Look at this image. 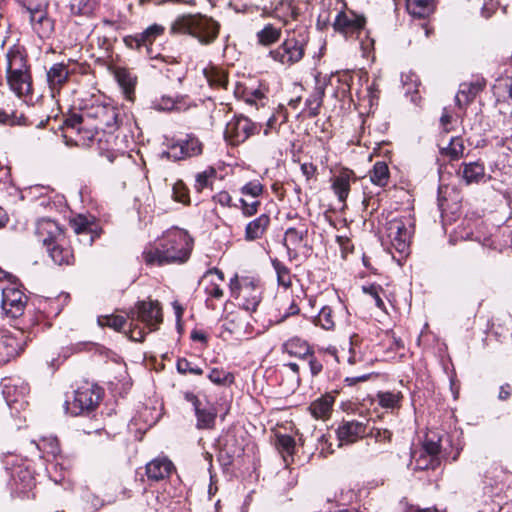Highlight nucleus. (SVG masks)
I'll use <instances>...</instances> for the list:
<instances>
[{
	"label": "nucleus",
	"instance_id": "f257e3e1",
	"mask_svg": "<svg viewBox=\"0 0 512 512\" xmlns=\"http://www.w3.org/2000/svg\"><path fill=\"white\" fill-rule=\"evenodd\" d=\"M193 249V239L179 228L167 230L154 243L147 245L142 258L148 266H164L186 262Z\"/></svg>",
	"mask_w": 512,
	"mask_h": 512
},
{
	"label": "nucleus",
	"instance_id": "f03ea898",
	"mask_svg": "<svg viewBox=\"0 0 512 512\" xmlns=\"http://www.w3.org/2000/svg\"><path fill=\"white\" fill-rule=\"evenodd\" d=\"M220 24L202 13H183L175 17L169 27L173 36L186 35L196 39L201 45H210L218 37Z\"/></svg>",
	"mask_w": 512,
	"mask_h": 512
},
{
	"label": "nucleus",
	"instance_id": "7ed1b4c3",
	"mask_svg": "<svg viewBox=\"0 0 512 512\" xmlns=\"http://www.w3.org/2000/svg\"><path fill=\"white\" fill-rule=\"evenodd\" d=\"M111 107L112 104L94 103L80 114L69 116L64 122V137L75 133L79 136V139L75 140L76 145L90 146L94 144L93 125H100Z\"/></svg>",
	"mask_w": 512,
	"mask_h": 512
},
{
	"label": "nucleus",
	"instance_id": "20e7f679",
	"mask_svg": "<svg viewBox=\"0 0 512 512\" xmlns=\"http://www.w3.org/2000/svg\"><path fill=\"white\" fill-rule=\"evenodd\" d=\"M129 338L141 342L145 338V328L149 332L158 329L162 322V310L158 301H141L128 313Z\"/></svg>",
	"mask_w": 512,
	"mask_h": 512
},
{
	"label": "nucleus",
	"instance_id": "39448f33",
	"mask_svg": "<svg viewBox=\"0 0 512 512\" xmlns=\"http://www.w3.org/2000/svg\"><path fill=\"white\" fill-rule=\"evenodd\" d=\"M231 297L239 301L246 311L254 312L262 300L263 289L258 280L249 277L239 278L235 275L230 279Z\"/></svg>",
	"mask_w": 512,
	"mask_h": 512
},
{
	"label": "nucleus",
	"instance_id": "423d86ee",
	"mask_svg": "<svg viewBox=\"0 0 512 512\" xmlns=\"http://www.w3.org/2000/svg\"><path fill=\"white\" fill-rule=\"evenodd\" d=\"M102 389L95 385L85 383L74 392L72 401L67 400V410L73 415H79L93 410L100 402Z\"/></svg>",
	"mask_w": 512,
	"mask_h": 512
},
{
	"label": "nucleus",
	"instance_id": "0eeeda50",
	"mask_svg": "<svg viewBox=\"0 0 512 512\" xmlns=\"http://www.w3.org/2000/svg\"><path fill=\"white\" fill-rule=\"evenodd\" d=\"M386 234L391 246L401 255L408 254L412 223L406 218H394L386 223Z\"/></svg>",
	"mask_w": 512,
	"mask_h": 512
},
{
	"label": "nucleus",
	"instance_id": "6e6552de",
	"mask_svg": "<svg viewBox=\"0 0 512 512\" xmlns=\"http://www.w3.org/2000/svg\"><path fill=\"white\" fill-rule=\"evenodd\" d=\"M304 42L295 37L288 36L277 48L269 51V56L284 66L298 63L304 56Z\"/></svg>",
	"mask_w": 512,
	"mask_h": 512
},
{
	"label": "nucleus",
	"instance_id": "1a4fd4ad",
	"mask_svg": "<svg viewBox=\"0 0 512 512\" xmlns=\"http://www.w3.org/2000/svg\"><path fill=\"white\" fill-rule=\"evenodd\" d=\"M28 384L20 378L8 379L3 383L2 394L11 411L19 412L28 405Z\"/></svg>",
	"mask_w": 512,
	"mask_h": 512
},
{
	"label": "nucleus",
	"instance_id": "9d476101",
	"mask_svg": "<svg viewBox=\"0 0 512 512\" xmlns=\"http://www.w3.org/2000/svg\"><path fill=\"white\" fill-rule=\"evenodd\" d=\"M365 24L366 18L363 15L357 14L353 10L346 9L336 15L333 28L345 38H354L359 37L364 30Z\"/></svg>",
	"mask_w": 512,
	"mask_h": 512
},
{
	"label": "nucleus",
	"instance_id": "9b49d317",
	"mask_svg": "<svg viewBox=\"0 0 512 512\" xmlns=\"http://www.w3.org/2000/svg\"><path fill=\"white\" fill-rule=\"evenodd\" d=\"M257 131L258 125L256 123L243 115H239L226 124L224 136L230 144L239 145Z\"/></svg>",
	"mask_w": 512,
	"mask_h": 512
},
{
	"label": "nucleus",
	"instance_id": "f8f14e48",
	"mask_svg": "<svg viewBox=\"0 0 512 512\" xmlns=\"http://www.w3.org/2000/svg\"><path fill=\"white\" fill-rule=\"evenodd\" d=\"M27 304V296L14 286L1 291V307L6 316L17 319L22 316Z\"/></svg>",
	"mask_w": 512,
	"mask_h": 512
},
{
	"label": "nucleus",
	"instance_id": "ddd939ff",
	"mask_svg": "<svg viewBox=\"0 0 512 512\" xmlns=\"http://www.w3.org/2000/svg\"><path fill=\"white\" fill-rule=\"evenodd\" d=\"M223 282L224 273L215 267L207 270L201 277L199 285L204 289L208 307H213L211 301L220 300L223 297L224 292L221 287Z\"/></svg>",
	"mask_w": 512,
	"mask_h": 512
},
{
	"label": "nucleus",
	"instance_id": "4468645a",
	"mask_svg": "<svg viewBox=\"0 0 512 512\" xmlns=\"http://www.w3.org/2000/svg\"><path fill=\"white\" fill-rule=\"evenodd\" d=\"M124 119L128 121L129 116L118 107L112 105L101 124L93 125L95 139L99 137L107 138L110 133L114 135L115 131L122 130L124 128Z\"/></svg>",
	"mask_w": 512,
	"mask_h": 512
},
{
	"label": "nucleus",
	"instance_id": "2eb2a0df",
	"mask_svg": "<svg viewBox=\"0 0 512 512\" xmlns=\"http://www.w3.org/2000/svg\"><path fill=\"white\" fill-rule=\"evenodd\" d=\"M202 143L193 135H187L183 140L172 144L167 152L169 158L181 160L188 157L198 156L202 153Z\"/></svg>",
	"mask_w": 512,
	"mask_h": 512
},
{
	"label": "nucleus",
	"instance_id": "dca6fc26",
	"mask_svg": "<svg viewBox=\"0 0 512 512\" xmlns=\"http://www.w3.org/2000/svg\"><path fill=\"white\" fill-rule=\"evenodd\" d=\"M367 432L366 424L359 420H343L337 429L340 446L351 444L362 438Z\"/></svg>",
	"mask_w": 512,
	"mask_h": 512
},
{
	"label": "nucleus",
	"instance_id": "f3484780",
	"mask_svg": "<svg viewBox=\"0 0 512 512\" xmlns=\"http://www.w3.org/2000/svg\"><path fill=\"white\" fill-rule=\"evenodd\" d=\"M31 74L27 58L20 47L14 45L6 53V75Z\"/></svg>",
	"mask_w": 512,
	"mask_h": 512
},
{
	"label": "nucleus",
	"instance_id": "a211bd4d",
	"mask_svg": "<svg viewBox=\"0 0 512 512\" xmlns=\"http://www.w3.org/2000/svg\"><path fill=\"white\" fill-rule=\"evenodd\" d=\"M36 235L45 247L64 237L61 227L49 218H43L37 222Z\"/></svg>",
	"mask_w": 512,
	"mask_h": 512
},
{
	"label": "nucleus",
	"instance_id": "6ab92c4d",
	"mask_svg": "<svg viewBox=\"0 0 512 512\" xmlns=\"http://www.w3.org/2000/svg\"><path fill=\"white\" fill-rule=\"evenodd\" d=\"M356 177L352 170L342 169L337 175L333 176L332 181V190L334 194L337 196L339 202L343 204L346 203L348 198L351 182L355 181Z\"/></svg>",
	"mask_w": 512,
	"mask_h": 512
},
{
	"label": "nucleus",
	"instance_id": "aec40b11",
	"mask_svg": "<svg viewBox=\"0 0 512 512\" xmlns=\"http://www.w3.org/2000/svg\"><path fill=\"white\" fill-rule=\"evenodd\" d=\"M46 251L56 265H71L74 262L72 249L67 244L65 237L46 246Z\"/></svg>",
	"mask_w": 512,
	"mask_h": 512
},
{
	"label": "nucleus",
	"instance_id": "412c9836",
	"mask_svg": "<svg viewBox=\"0 0 512 512\" xmlns=\"http://www.w3.org/2000/svg\"><path fill=\"white\" fill-rule=\"evenodd\" d=\"M22 349L21 341L16 336L0 331V365L9 362Z\"/></svg>",
	"mask_w": 512,
	"mask_h": 512
},
{
	"label": "nucleus",
	"instance_id": "4be33fe9",
	"mask_svg": "<svg viewBox=\"0 0 512 512\" xmlns=\"http://www.w3.org/2000/svg\"><path fill=\"white\" fill-rule=\"evenodd\" d=\"M69 74L68 66L64 63H55L49 68L47 71V83L53 96L67 82Z\"/></svg>",
	"mask_w": 512,
	"mask_h": 512
},
{
	"label": "nucleus",
	"instance_id": "5701e85b",
	"mask_svg": "<svg viewBox=\"0 0 512 512\" xmlns=\"http://www.w3.org/2000/svg\"><path fill=\"white\" fill-rule=\"evenodd\" d=\"M174 466L167 458H156L146 465V475L149 480L160 481L167 478Z\"/></svg>",
	"mask_w": 512,
	"mask_h": 512
},
{
	"label": "nucleus",
	"instance_id": "b1692460",
	"mask_svg": "<svg viewBox=\"0 0 512 512\" xmlns=\"http://www.w3.org/2000/svg\"><path fill=\"white\" fill-rule=\"evenodd\" d=\"M194 413L196 416L197 429L202 430L214 428L217 417V411L212 404H202L199 407H196Z\"/></svg>",
	"mask_w": 512,
	"mask_h": 512
},
{
	"label": "nucleus",
	"instance_id": "393cba45",
	"mask_svg": "<svg viewBox=\"0 0 512 512\" xmlns=\"http://www.w3.org/2000/svg\"><path fill=\"white\" fill-rule=\"evenodd\" d=\"M282 350L289 356L296 357L300 360H305L307 357L311 356L313 352L310 345L299 337H293L287 340L282 345Z\"/></svg>",
	"mask_w": 512,
	"mask_h": 512
},
{
	"label": "nucleus",
	"instance_id": "a878e982",
	"mask_svg": "<svg viewBox=\"0 0 512 512\" xmlns=\"http://www.w3.org/2000/svg\"><path fill=\"white\" fill-rule=\"evenodd\" d=\"M115 78L125 96L129 101L135 97L136 76L125 68H118L115 71Z\"/></svg>",
	"mask_w": 512,
	"mask_h": 512
},
{
	"label": "nucleus",
	"instance_id": "bb28decb",
	"mask_svg": "<svg viewBox=\"0 0 512 512\" xmlns=\"http://www.w3.org/2000/svg\"><path fill=\"white\" fill-rule=\"evenodd\" d=\"M307 234L308 228L304 223L295 227H289L284 235V246L287 248L288 253H290L292 249L300 247L307 237Z\"/></svg>",
	"mask_w": 512,
	"mask_h": 512
},
{
	"label": "nucleus",
	"instance_id": "cd10ccee",
	"mask_svg": "<svg viewBox=\"0 0 512 512\" xmlns=\"http://www.w3.org/2000/svg\"><path fill=\"white\" fill-rule=\"evenodd\" d=\"M484 82L476 81L471 83H462L455 96L456 104L462 108L469 104L476 95L483 89Z\"/></svg>",
	"mask_w": 512,
	"mask_h": 512
},
{
	"label": "nucleus",
	"instance_id": "c85d7f7f",
	"mask_svg": "<svg viewBox=\"0 0 512 512\" xmlns=\"http://www.w3.org/2000/svg\"><path fill=\"white\" fill-rule=\"evenodd\" d=\"M7 83L11 91L18 97L28 95L32 91L31 74L6 75Z\"/></svg>",
	"mask_w": 512,
	"mask_h": 512
},
{
	"label": "nucleus",
	"instance_id": "c756f323",
	"mask_svg": "<svg viewBox=\"0 0 512 512\" xmlns=\"http://www.w3.org/2000/svg\"><path fill=\"white\" fill-rule=\"evenodd\" d=\"M270 224V217L267 214H261L254 220L250 221L245 228V239L254 241L260 239Z\"/></svg>",
	"mask_w": 512,
	"mask_h": 512
},
{
	"label": "nucleus",
	"instance_id": "7c9ffc66",
	"mask_svg": "<svg viewBox=\"0 0 512 512\" xmlns=\"http://www.w3.org/2000/svg\"><path fill=\"white\" fill-rule=\"evenodd\" d=\"M333 404L334 397L330 394H325L313 401L309 410L314 418L327 419L331 414Z\"/></svg>",
	"mask_w": 512,
	"mask_h": 512
},
{
	"label": "nucleus",
	"instance_id": "2f4dec72",
	"mask_svg": "<svg viewBox=\"0 0 512 512\" xmlns=\"http://www.w3.org/2000/svg\"><path fill=\"white\" fill-rule=\"evenodd\" d=\"M463 181L469 185L472 183H478L485 176V168L479 162L464 163L463 168L459 171Z\"/></svg>",
	"mask_w": 512,
	"mask_h": 512
},
{
	"label": "nucleus",
	"instance_id": "473e14b6",
	"mask_svg": "<svg viewBox=\"0 0 512 512\" xmlns=\"http://www.w3.org/2000/svg\"><path fill=\"white\" fill-rule=\"evenodd\" d=\"M324 95V85L317 84L314 90L310 93L309 97L305 101V106L308 109V114L310 117H316L317 115H319Z\"/></svg>",
	"mask_w": 512,
	"mask_h": 512
},
{
	"label": "nucleus",
	"instance_id": "72a5a7b5",
	"mask_svg": "<svg viewBox=\"0 0 512 512\" xmlns=\"http://www.w3.org/2000/svg\"><path fill=\"white\" fill-rule=\"evenodd\" d=\"M406 9L413 17L425 18L433 11L432 0H406Z\"/></svg>",
	"mask_w": 512,
	"mask_h": 512
},
{
	"label": "nucleus",
	"instance_id": "f704fd0d",
	"mask_svg": "<svg viewBox=\"0 0 512 512\" xmlns=\"http://www.w3.org/2000/svg\"><path fill=\"white\" fill-rule=\"evenodd\" d=\"M281 34V28H277L272 24H266L260 31L257 32L256 37L260 45L270 46L279 41Z\"/></svg>",
	"mask_w": 512,
	"mask_h": 512
},
{
	"label": "nucleus",
	"instance_id": "c9c22d12",
	"mask_svg": "<svg viewBox=\"0 0 512 512\" xmlns=\"http://www.w3.org/2000/svg\"><path fill=\"white\" fill-rule=\"evenodd\" d=\"M98 324L102 327H110L116 331H124L129 335V320L120 315H105L98 317Z\"/></svg>",
	"mask_w": 512,
	"mask_h": 512
},
{
	"label": "nucleus",
	"instance_id": "e433bc0d",
	"mask_svg": "<svg viewBox=\"0 0 512 512\" xmlns=\"http://www.w3.org/2000/svg\"><path fill=\"white\" fill-rule=\"evenodd\" d=\"M117 136L110 133L107 138L99 137L94 139V143L97 145L99 153L104 156L110 163H112L116 157L114 147L116 146Z\"/></svg>",
	"mask_w": 512,
	"mask_h": 512
},
{
	"label": "nucleus",
	"instance_id": "4c0bfd02",
	"mask_svg": "<svg viewBox=\"0 0 512 512\" xmlns=\"http://www.w3.org/2000/svg\"><path fill=\"white\" fill-rule=\"evenodd\" d=\"M362 342L363 338L354 333L350 335L348 340V351H349V357L348 362L350 364H355L356 362L362 360L364 350L362 348Z\"/></svg>",
	"mask_w": 512,
	"mask_h": 512
},
{
	"label": "nucleus",
	"instance_id": "58836bf2",
	"mask_svg": "<svg viewBox=\"0 0 512 512\" xmlns=\"http://www.w3.org/2000/svg\"><path fill=\"white\" fill-rule=\"evenodd\" d=\"M370 180L373 184L380 187L385 186L389 180V169L385 162L378 161L369 172Z\"/></svg>",
	"mask_w": 512,
	"mask_h": 512
},
{
	"label": "nucleus",
	"instance_id": "ea45409f",
	"mask_svg": "<svg viewBox=\"0 0 512 512\" xmlns=\"http://www.w3.org/2000/svg\"><path fill=\"white\" fill-rule=\"evenodd\" d=\"M271 263L277 275L278 285L289 288L292 284V277L289 268L278 259H272Z\"/></svg>",
	"mask_w": 512,
	"mask_h": 512
},
{
	"label": "nucleus",
	"instance_id": "a19ab883",
	"mask_svg": "<svg viewBox=\"0 0 512 512\" xmlns=\"http://www.w3.org/2000/svg\"><path fill=\"white\" fill-rule=\"evenodd\" d=\"M275 17L282 20L284 24L288 23L289 19H296L298 16L297 9L291 2H281L274 8Z\"/></svg>",
	"mask_w": 512,
	"mask_h": 512
},
{
	"label": "nucleus",
	"instance_id": "79ce46f5",
	"mask_svg": "<svg viewBox=\"0 0 512 512\" xmlns=\"http://www.w3.org/2000/svg\"><path fill=\"white\" fill-rule=\"evenodd\" d=\"M165 31L164 26L160 24H152L149 27H147L143 32H141V37L143 38V42L145 44V48L147 52L150 50V46L153 44V42L161 36Z\"/></svg>",
	"mask_w": 512,
	"mask_h": 512
},
{
	"label": "nucleus",
	"instance_id": "37998d69",
	"mask_svg": "<svg viewBox=\"0 0 512 512\" xmlns=\"http://www.w3.org/2000/svg\"><path fill=\"white\" fill-rule=\"evenodd\" d=\"M316 324L325 330H332L335 327V316L330 306H324L316 317Z\"/></svg>",
	"mask_w": 512,
	"mask_h": 512
},
{
	"label": "nucleus",
	"instance_id": "c03bdc74",
	"mask_svg": "<svg viewBox=\"0 0 512 512\" xmlns=\"http://www.w3.org/2000/svg\"><path fill=\"white\" fill-rule=\"evenodd\" d=\"M463 151V141L458 137L451 138L449 144L446 147L441 148V153L449 156L453 160L460 158L463 155Z\"/></svg>",
	"mask_w": 512,
	"mask_h": 512
},
{
	"label": "nucleus",
	"instance_id": "a18cd8bd",
	"mask_svg": "<svg viewBox=\"0 0 512 512\" xmlns=\"http://www.w3.org/2000/svg\"><path fill=\"white\" fill-rule=\"evenodd\" d=\"M27 11L29 13L30 23L35 29L37 25H39L44 18L48 17L47 11H46V5L38 4L36 6H27Z\"/></svg>",
	"mask_w": 512,
	"mask_h": 512
},
{
	"label": "nucleus",
	"instance_id": "49530a36",
	"mask_svg": "<svg viewBox=\"0 0 512 512\" xmlns=\"http://www.w3.org/2000/svg\"><path fill=\"white\" fill-rule=\"evenodd\" d=\"M378 402L383 408H395L399 405L401 396L399 393L380 392L377 395Z\"/></svg>",
	"mask_w": 512,
	"mask_h": 512
},
{
	"label": "nucleus",
	"instance_id": "de8ad7c7",
	"mask_svg": "<svg viewBox=\"0 0 512 512\" xmlns=\"http://www.w3.org/2000/svg\"><path fill=\"white\" fill-rule=\"evenodd\" d=\"M208 378L217 385H225L233 382V375L223 369L214 368L210 371Z\"/></svg>",
	"mask_w": 512,
	"mask_h": 512
},
{
	"label": "nucleus",
	"instance_id": "09e8293b",
	"mask_svg": "<svg viewBox=\"0 0 512 512\" xmlns=\"http://www.w3.org/2000/svg\"><path fill=\"white\" fill-rule=\"evenodd\" d=\"M172 195L175 201L188 204L189 203V191L183 181L178 180L173 184Z\"/></svg>",
	"mask_w": 512,
	"mask_h": 512
},
{
	"label": "nucleus",
	"instance_id": "8fccbe9b",
	"mask_svg": "<svg viewBox=\"0 0 512 512\" xmlns=\"http://www.w3.org/2000/svg\"><path fill=\"white\" fill-rule=\"evenodd\" d=\"M37 446L39 450H42L44 453L52 455L53 457L60 453L58 440L54 437L43 438Z\"/></svg>",
	"mask_w": 512,
	"mask_h": 512
},
{
	"label": "nucleus",
	"instance_id": "3c124183",
	"mask_svg": "<svg viewBox=\"0 0 512 512\" xmlns=\"http://www.w3.org/2000/svg\"><path fill=\"white\" fill-rule=\"evenodd\" d=\"M215 176V170L210 169L203 172H200L196 175L195 179V189L198 192H201L205 188L209 187L212 183V179Z\"/></svg>",
	"mask_w": 512,
	"mask_h": 512
},
{
	"label": "nucleus",
	"instance_id": "603ef678",
	"mask_svg": "<svg viewBox=\"0 0 512 512\" xmlns=\"http://www.w3.org/2000/svg\"><path fill=\"white\" fill-rule=\"evenodd\" d=\"M176 368H177V371L180 373V374H194V375H202L203 374V370L194 365L192 362L188 361L186 358H180L178 359L177 363H176Z\"/></svg>",
	"mask_w": 512,
	"mask_h": 512
},
{
	"label": "nucleus",
	"instance_id": "864d4df0",
	"mask_svg": "<svg viewBox=\"0 0 512 512\" xmlns=\"http://www.w3.org/2000/svg\"><path fill=\"white\" fill-rule=\"evenodd\" d=\"M277 446L281 452L291 456L295 450V440L289 435H281L277 438Z\"/></svg>",
	"mask_w": 512,
	"mask_h": 512
},
{
	"label": "nucleus",
	"instance_id": "5fc2aeb1",
	"mask_svg": "<svg viewBox=\"0 0 512 512\" xmlns=\"http://www.w3.org/2000/svg\"><path fill=\"white\" fill-rule=\"evenodd\" d=\"M263 189H264L263 185L258 180H254V181H250V182L246 183L241 188L240 191L245 196H251L252 198H257L263 193Z\"/></svg>",
	"mask_w": 512,
	"mask_h": 512
},
{
	"label": "nucleus",
	"instance_id": "6e6d98bb",
	"mask_svg": "<svg viewBox=\"0 0 512 512\" xmlns=\"http://www.w3.org/2000/svg\"><path fill=\"white\" fill-rule=\"evenodd\" d=\"M422 452L427 454L429 457L438 459V454L440 452V439L434 440L432 438L427 437V439L423 443Z\"/></svg>",
	"mask_w": 512,
	"mask_h": 512
},
{
	"label": "nucleus",
	"instance_id": "4d7b16f0",
	"mask_svg": "<svg viewBox=\"0 0 512 512\" xmlns=\"http://www.w3.org/2000/svg\"><path fill=\"white\" fill-rule=\"evenodd\" d=\"M54 30V21L48 16L44 18L42 22L37 25L34 31L39 35L40 38H48Z\"/></svg>",
	"mask_w": 512,
	"mask_h": 512
},
{
	"label": "nucleus",
	"instance_id": "13d9d810",
	"mask_svg": "<svg viewBox=\"0 0 512 512\" xmlns=\"http://www.w3.org/2000/svg\"><path fill=\"white\" fill-rule=\"evenodd\" d=\"M363 291L365 294L369 295L375 302V305L383 310L385 308L384 301L382 300L380 296V292L382 291L381 287L370 285V286H364Z\"/></svg>",
	"mask_w": 512,
	"mask_h": 512
},
{
	"label": "nucleus",
	"instance_id": "bf43d9fd",
	"mask_svg": "<svg viewBox=\"0 0 512 512\" xmlns=\"http://www.w3.org/2000/svg\"><path fill=\"white\" fill-rule=\"evenodd\" d=\"M439 464V460L429 457L424 452H420L419 457L416 459V468L417 469H428L432 468L434 469Z\"/></svg>",
	"mask_w": 512,
	"mask_h": 512
},
{
	"label": "nucleus",
	"instance_id": "052dcab7",
	"mask_svg": "<svg viewBox=\"0 0 512 512\" xmlns=\"http://www.w3.org/2000/svg\"><path fill=\"white\" fill-rule=\"evenodd\" d=\"M239 203L241 204V210L244 216L250 217L257 213L258 208L260 206V202L258 200L252 201L248 203L245 199L240 198Z\"/></svg>",
	"mask_w": 512,
	"mask_h": 512
},
{
	"label": "nucleus",
	"instance_id": "680f3d73",
	"mask_svg": "<svg viewBox=\"0 0 512 512\" xmlns=\"http://www.w3.org/2000/svg\"><path fill=\"white\" fill-rule=\"evenodd\" d=\"M123 41L125 45L131 49L140 50L143 47L145 48V44L140 33L135 35H128L124 37Z\"/></svg>",
	"mask_w": 512,
	"mask_h": 512
},
{
	"label": "nucleus",
	"instance_id": "e2e57ef3",
	"mask_svg": "<svg viewBox=\"0 0 512 512\" xmlns=\"http://www.w3.org/2000/svg\"><path fill=\"white\" fill-rule=\"evenodd\" d=\"M496 93L503 98H509L512 100V81L509 79L503 80L499 82L497 86H495Z\"/></svg>",
	"mask_w": 512,
	"mask_h": 512
},
{
	"label": "nucleus",
	"instance_id": "0e129e2a",
	"mask_svg": "<svg viewBox=\"0 0 512 512\" xmlns=\"http://www.w3.org/2000/svg\"><path fill=\"white\" fill-rule=\"evenodd\" d=\"M213 200L222 207H237V204L232 203V197L227 191H220L215 194Z\"/></svg>",
	"mask_w": 512,
	"mask_h": 512
},
{
	"label": "nucleus",
	"instance_id": "69168bd1",
	"mask_svg": "<svg viewBox=\"0 0 512 512\" xmlns=\"http://www.w3.org/2000/svg\"><path fill=\"white\" fill-rule=\"evenodd\" d=\"M175 106V101L168 96H163L159 101L154 102V108L157 110L169 111Z\"/></svg>",
	"mask_w": 512,
	"mask_h": 512
},
{
	"label": "nucleus",
	"instance_id": "338daca9",
	"mask_svg": "<svg viewBox=\"0 0 512 512\" xmlns=\"http://www.w3.org/2000/svg\"><path fill=\"white\" fill-rule=\"evenodd\" d=\"M305 360L308 361V365L313 376L318 375L322 371V364L315 358L314 352L311 353V356L307 357Z\"/></svg>",
	"mask_w": 512,
	"mask_h": 512
},
{
	"label": "nucleus",
	"instance_id": "774afa93",
	"mask_svg": "<svg viewBox=\"0 0 512 512\" xmlns=\"http://www.w3.org/2000/svg\"><path fill=\"white\" fill-rule=\"evenodd\" d=\"M207 79L211 85L222 86L226 85V76L223 73H215L214 75H207Z\"/></svg>",
	"mask_w": 512,
	"mask_h": 512
}]
</instances>
